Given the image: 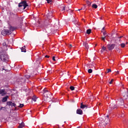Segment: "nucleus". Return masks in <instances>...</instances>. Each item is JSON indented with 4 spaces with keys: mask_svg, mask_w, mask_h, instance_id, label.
Returning a JSON list of instances; mask_svg holds the SVG:
<instances>
[{
    "mask_svg": "<svg viewBox=\"0 0 128 128\" xmlns=\"http://www.w3.org/2000/svg\"><path fill=\"white\" fill-rule=\"evenodd\" d=\"M70 90H74V87L73 86H70Z\"/></svg>",
    "mask_w": 128,
    "mask_h": 128,
    "instance_id": "obj_25",
    "label": "nucleus"
},
{
    "mask_svg": "<svg viewBox=\"0 0 128 128\" xmlns=\"http://www.w3.org/2000/svg\"><path fill=\"white\" fill-rule=\"evenodd\" d=\"M72 47L74 48V46H72Z\"/></svg>",
    "mask_w": 128,
    "mask_h": 128,
    "instance_id": "obj_56",
    "label": "nucleus"
},
{
    "mask_svg": "<svg viewBox=\"0 0 128 128\" xmlns=\"http://www.w3.org/2000/svg\"><path fill=\"white\" fill-rule=\"evenodd\" d=\"M49 94H50V92H48Z\"/></svg>",
    "mask_w": 128,
    "mask_h": 128,
    "instance_id": "obj_54",
    "label": "nucleus"
},
{
    "mask_svg": "<svg viewBox=\"0 0 128 128\" xmlns=\"http://www.w3.org/2000/svg\"><path fill=\"white\" fill-rule=\"evenodd\" d=\"M8 96H6L5 97L3 98L2 100V102H6V100H8Z\"/></svg>",
    "mask_w": 128,
    "mask_h": 128,
    "instance_id": "obj_11",
    "label": "nucleus"
},
{
    "mask_svg": "<svg viewBox=\"0 0 128 128\" xmlns=\"http://www.w3.org/2000/svg\"><path fill=\"white\" fill-rule=\"evenodd\" d=\"M26 78H30V76H26Z\"/></svg>",
    "mask_w": 128,
    "mask_h": 128,
    "instance_id": "obj_39",
    "label": "nucleus"
},
{
    "mask_svg": "<svg viewBox=\"0 0 128 128\" xmlns=\"http://www.w3.org/2000/svg\"><path fill=\"white\" fill-rule=\"evenodd\" d=\"M52 60H54V62H56V60L58 59H56V56H52Z\"/></svg>",
    "mask_w": 128,
    "mask_h": 128,
    "instance_id": "obj_27",
    "label": "nucleus"
},
{
    "mask_svg": "<svg viewBox=\"0 0 128 128\" xmlns=\"http://www.w3.org/2000/svg\"><path fill=\"white\" fill-rule=\"evenodd\" d=\"M32 100H33L34 102H36V96H34L32 98Z\"/></svg>",
    "mask_w": 128,
    "mask_h": 128,
    "instance_id": "obj_20",
    "label": "nucleus"
},
{
    "mask_svg": "<svg viewBox=\"0 0 128 128\" xmlns=\"http://www.w3.org/2000/svg\"><path fill=\"white\" fill-rule=\"evenodd\" d=\"M108 116H109L108 115H107V116H106L107 118H106L105 119V120L104 121V123L103 122H102V124H104V126H106V125L108 124V123H107V122H108V120H109Z\"/></svg>",
    "mask_w": 128,
    "mask_h": 128,
    "instance_id": "obj_7",
    "label": "nucleus"
},
{
    "mask_svg": "<svg viewBox=\"0 0 128 128\" xmlns=\"http://www.w3.org/2000/svg\"><path fill=\"white\" fill-rule=\"evenodd\" d=\"M82 20H84V19H82Z\"/></svg>",
    "mask_w": 128,
    "mask_h": 128,
    "instance_id": "obj_55",
    "label": "nucleus"
},
{
    "mask_svg": "<svg viewBox=\"0 0 128 128\" xmlns=\"http://www.w3.org/2000/svg\"><path fill=\"white\" fill-rule=\"evenodd\" d=\"M86 4H88V6H90V4H92V2H90L88 0L86 1Z\"/></svg>",
    "mask_w": 128,
    "mask_h": 128,
    "instance_id": "obj_26",
    "label": "nucleus"
},
{
    "mask_svg": "<svg viewBox=\"0 0 128 128\" xmlns=\"http://www.w3.org/2000/svg\"><path fill=\"white\" fill-rule=\"evenodd\" d=\"M121 102H124V99L121 98Z\"/></svg>",
    "mask_w": 128,
    "mask_h": 128,
    "instance_id": "obj_45",
    "label": "nucleus"
},
{
    "mask_svg": "<svg viewBox=\"0 0 128 128\" xmlns=\"http://www.w3.org/2000/svg\"><path fill=\"white\" fill-rule=\"evenodd\" d=\"M88 74H92V69H89L88 70Z\"/></svg>",
    "mask_w": 128,
    "mask_h": 128,
    "instance_id": "obj_28",
    "label": "nucleus"
},
{
    "mask_svg": "<svg viewBox=\"0 0 128 128\" xmlns=\"http://www.w3.org/2000/svg\"><path fill=\"white\" fill-rule=\"evenodd\" d=\"M116 50L117 52H120V48H116Z\"/></svg>",
    "mask_w": 128,
    "mask_h": 128,
    "instance_id": "obj_41",
    "label": "nucleus"
},
{
    "mask_svg": "<svg viewBox=\"0 0 128 128\" xmlns=\"http://www.w3.org/2000/svg\"><path fill=\"white\" fill-rule=\"evenodd\" d=\"M21 82H24V80H22V79Z\"/></svg>",
    "mask_w": 128,
    "mask_h": 128,
    "instance_id": "obj_46",
    "label": "nucleus"
},
{
    "mask_svg": "<svg viewBox=\"0 0 128 128\" xmlns=\"http://www.w3.org/2000/svg\"><path fill=\"white\" fill-rule=\"evenodd\" d=\"M22 24H21V26H22Z\"/></svg>",
    "mask_w": 128,
    "mask_h": 128,
    "instance_id": "obj_60",
    "label": "nucleus"
},
{
    "mask_svg": "<svg viewBox=\"0 0 128 128\" xmlns=\"http://www.w3.org/2000/svg\"><path fill=\"white\" fill-rule=\"evenodd\" d=\"M0 110H2L0 109Z\"/></svg>",
    "mask_w": 128,
    "mask_h": 128,
    "instance_id": "obj_59",
    "label": "nucleus"
},
{
    "mask_svg": "<svg viewBox=\"0 0 128 128\" xmlns=\"http://www.w3.org/2000/svg\"><path fill=\"white\" fill-rule=\"evenodd\" d=\"M112 108L110 109V111L109 112V113L110 112V111L112 110Z\"/></svg>",
    "mask_w": 128,
    "mask_h": 128,
    "instance_id": "obj_48",
    "label": "nucleus"
},
{
    "mask_svg": "<svg viewBox=\"0 0 128 128\" xmlns=\"http://www.w3.org/2000/svg\"><path fill=\"white\" fill-rule=\"evenodd\" d=\"M82 10V8H81L80 10Z\"/></svg>",
    "mask_w": 128,
    "mask_h": 128,
    "instance_id": "obj_51",
    "label": "nucleus"
},
{
    "mask_svg": "<svg viewBox=\"0 0 128 128\" xmlns=\"http://www.w3.org/2000/svg\"><path fill=\"white\" fill-rule=\"evenodd\" d=\"M102 40H103V42H106V36L104 37H102Z\"/></svg>",
    "mask_w": 128,
    "mask_h": 128,
    "instance_id": "obj_22",
    "label": "nucleus"
},
{
    "mask_svg": "<svg viewBox=\"0 0 128 128\" xmlns=\"http://www.w3.org/2000/svg\"><path fill=\"white\" fill-rule=\"evenodd\" d=\"M120 46H122V48H124V46H126V44L122 43L120 44Z\"/></svg>",
    "mask_w": 128,
    "mask_h": 128,
    "instance_id": "obj_29",
    "label": "nucleus"
},
{
    "mask_svg": "<svg viewBox=\"0 0 128 128\" xmlns=\"http://www.w3.org/2000/svg\"><path fill=\"white\" fill-rule=\"evenodd\" d=\"M84 8H86V5H84Z\"/></svg>",
    "mask_w": 128,
    "mask_h": 128,
    "instance_id": "obj_57",
    "label": "nucleus"
},
{
    "mask_svg": "<svg viewBox=\"0 0 128 128\" xmlns=\"http://www.w3.org/2000/svg\"><path fill=\"white\" fill-rule=\"evenodd\" d=\"M92 32V30L91 29H88L86 30V34H90Z\"/></svg>",
    "mask_w": 128,
    "mask_h": 128,
    "instance_id": "obj_17",
    "label": "nucleus"
},
{
    "mask_svg": "<svg viewBox=\"0 0 128 128\" xmlns=\"http://www.w3.org/2000/svg\"><path fill=\"white\" fill-rule=\"evenodd\" d=\"M9 29H10V32H14V30H16V28H14V27L12 26H10V28H9Z\"/></svg>",
    "mask_w": 128,
    "mask_h": 128,
    "instance_id": "obj_13",
    "label": "nucleus"
},
{
    "mask_svg": "<svg viewBox=\"0 0 128 128\" xmlns=\"http://www.w3.org/2000/svg\"><path fill=\"white\" fill-rule=\"evenodd\" d=\"M106 50V48L103 46L102 48V50H101L102 52H104V51Z\"/></svg>",
    "mask_w": 128,
    "mask_h": 128,
    "instance_id": "obj_23",
    "label": "nucleus"
},
{
    "mask_svg": "<svg viewBox=\"0 0 128 128\" xmlns=\"http://www.w3.org/2000/svg\"><path fill=\"white\" fill-rule=\"evenodd\" d=\"M43 92H44V94H46V92H48V90H46V88L44 89Z\"/></svg>",
    "mask_w": 128,
    "mask_h": 128,
    "instance_id": "obj_30",
    "label": "nucleus"
},
{
    "mask_svg": "<svg viewBox=\"0 0 128 128\" xmlns=\"http://www.w3.org/2000/svg\"><path fill=\"white\" fill-rule=\"evenodd\" d=\"M92 8H98V5L96 4H93L92 5Z\"/></svg>",
    "mask_w": 128,
    "mask_h": 128,
    "instance_id": "obj_21",
    "label": "nucleus"
},
{
    "mask_svg": "<svg viewBox=\"0 0 128 128\" xmlns=\"http://www.w3.org/2000/svg\"><path fill=\"white\" fill-rule=\"evenodd\" d=\"M46 32L48 34H50V32H52V30H46Z\"/></svg>",
    "mask_w": 128,
    "mask_h": 128,
    "instance_id": "obj_31",
    "label": "nucleus"
},
{
    "mask_svg": "<svg viewBox=\"0 0 128 128\" xmlns=\"http://www.w3.org/2000/svg\"><path fill=\"white\" fill-rule=\"evenodd\" d=\"M76 114H82V110H81L80 109H78L76 110Z\"/></svg>",
    "mask_w": 128,
    "mask_h": 128,
    "instance_id": "obj_10",
    "label": "nucleus"
},
{
    "mask_svg": "<svg viewBox=\"0 0 128 128\" xmlns=\"http://www.w3.org/2000/svg\"><path fill=\"white\" fill-rule=\"evenodd\" d=\"M112 82H114V79H112L111 81L109 82V84H112Z\"/></svg>",
    "mask_w": 128,
    "mask_h": 128,
    "instance_id": "obj_37",
    "label": "nucleus"
},
{
    "mask_svg": "<svg viewBox=\"0 0 128 128\" xmlns=\"http://www.w3.org/2000/svg\"><path fill=\"white\" fill-rule=\"evenodd\" d=\"M8 106H14L16 108V104L14 103H12V102H7Z\"/></svg>",
    "mask_w": 128,
    "mask_h": 128,
    "instance_id": "obj_5",
    "label": "nucleus"
},
{
    "mask_svg": "<svg viewBox=\"0 0 128 128\" xmlns=\"http://www.w3.org/2000/svg\"><path fill=\"white\" fill-rule=\"evenodd\" d=\"M80 108L84 109V108H88V106L87 104H83L82 103H81L80 104Z\"/></svg>",
    "mask_w": 128,
    "mask_h": 128,
    "instance_id": "obj_8",
    "label": "nucleus"
},
{
    "mask_svg": "<svg viewBox=\"0 0 128 128\" xmlns=\"http://www.w3.org/2000/svg\"><path fill=\"white\" fill-rule=\"evenodd\" d=\"M103 34H104V36H108V35H106V32H103Z\"/></svg>",
    "mask_w": 128,
    "mask_h": 128,
    "instance_id": "obj_34",
    "label": "nucleus"
},
{
    "mask_svg": "<svg viewBox=\"0 0 128 128\" xmlns=\"http://www.w3.org/2000/svg\"><path fill=\"white\" fill-rule=\"evenodd\" d=\"M0 110L6 112V107H1Z\"/></svg>",
    "mask_w": 128,
    "mask_h": 128,
    "instance_id": "obj_24",
    "label": "nucleus"
},
{
    "mask_svg": "<svg viewBox=\"0 0 128 128\" xmlns=\"http://www.w3.org/2000/svg\"><path fill=\"white\" fill-rule=\"evenodd\" d=\"M117 74H118V71L117 72Z\"/></svg>",
    "mask_w": 128,
    "mask_h": 128,
    "instance_id": "obj_53",
    "label": "nucleus"
},
{
    "mask_svg": "<svg viewBox=\"0 0 128 128\" xmlns=\"http://www.w3.org/2000/svg\"><path fill=\"white\" fill-rule=\"evenodd\" d=\"M64 75V74H62V76Z\"/></svg>",
    "mask_w": 128,
    "mask_h": 128,
    "instance_id": "obj_58",
    "label": "nucleus"
},
{
    "mask_svg": "<svg viewBox=\"0 0 128 128\" xmlns=\"http://www.w3.org/2000/svg\"><path fill=\"white\" fill-rule=\"evenodd\" d=\"M6 42L3 43V46H6Z\"/></svg>",
    "mask_w": 128,
    "mask_h": 128,
    "instance_id": "obj_47",
    "label": "nucleus"
},
{
    "mask_svg": "<svg viewBox=\"0 0 128 128\" xmlns=\"http://www.w3.org/2000/svg\"><path fill=\"white\" fill-rule=\"evenodd\" d=\"M46 16L48 20H50L52 18V12L48 13Z\"/></svg>",
    "mask_w": 128,
    "mask_h": 128,
    "instance_id": "obj_9",
    "label": "nucleus"
},
{
    "mask_svg": "<svg viewBox=\"0 0 128 128\" xmlns=\"http://www.w3.org/2000/svg\"><path fill=\"white\" fill-rule=\"evenodd\" d=\"M0 94H2L3 96L6 94V92L4 89H0Z\"/></svg>",
    "mask_w": 128,
    "mask_h": 128,
    "instance_id": "obj_6",
    "label": "nucleus"
},
{
    "mask_svg": "<svg viewBox=\"0 0 128 128\" xmlns=\"http://www.w3.org/2000/svg\"><path fill=\"white\" fill-rule=\"evenodd\" d=\"M45 58H50V56H48V55H46V56H45Z\"/></svg>",
    "mask_w": 128,
    "mask_h": 128,
    "instance_id": "obj_44",
    "label": "nucleus"
},
{
    "mask_svg": "<svg viewBox=\"0 0 128 128\" xmlns=\"http://www.w3.org/2000/svg\"><path fill=\"white\" fill-rule=\"evenodd\" d=\"M24 126V124L22 122L21 124H20L19 126H18V128H22Z\"/></svg>",
    "mask_w": 128,
    "mask_h": 128,
    "instance_id": "obj_14",
    "label": "nucleus"
},
{
    "mask_svg": "<svg viewBox=\"0 0 128 128\" xmlns=\"http://www.w3.org/2000/svg\"><path fill=\"white\" fill-rule=\"evenodd\" d=\"M88 66H89V68H92V69L96 68V67H94V66L93 65L88 64Z\"/></svg>",
    "mask_w": 128,
    "mask_h": 128,
    "instance_id": "obj_19",
    "label": "nucleus"
},
{
    "mask_svg": "<svg viewBox=\"0 0 128 128\" xmlns=\"http://www.w3.org/2000/svg\"><path fill=\"white\" fill-rule=\"evenodd\" d=\"M21 50L23 52H26V46L22 47L21 48Z\"/></svg>",
    "mask_w": 128,
    "mask_h": 128,
    "instance_id": "obj_16",
    "label": "nucleus"
},
{
    "mask_svg": "<svg viewBox=\"0 0 128 128\" xmlns=\"http://www.w3.org/2000/svg\"><path fill=\"white\" fill-rule=\"evenodd\" d=\"M83 46H85L86 48V50H88V43L84 42L83 43Z\"/></svg>",
    "mask_w": 128,
    "mask_h": 128,
    "instance_id": "obj_12",
    "label": "nucleus"
},
{
    "mask_svg": "<svg viewBox=\"0 0 128 128\" xmlns=\"http://www.w3.org/2000/svg\"><path fill=\"white\" fill-rule=\"evenodd\" d=\"M116 46V44H108L107 46V48L109 50H114V47Z\"/></svg>",
    "mask_w": 128,
    "mask_h": 128,
    "instance_id": "obj_4",
    "label": "nucleus"
},
{
    "mask_svg": "<svg viewBox=\"0 0 128 128\" xmlns=\"http://www.w3.org/2000/svg\"><path fill=\"white\" fill-rule=\"evenodd\" d=\"M24 106V104H20V106H18V108H22Z\"/></svg>",
    "mask_w": 128,
    "mask_h": 128,
    "instance_id": "obj_35",
    "label": "nucleus"
},
{
    "mask_svg": "<svg viewBox=\"0 0 128 128\" xmlns=\"http://www.w3.org/2000/svg\"><path fill=\"white\" fill-rule=\"evenodd\" d=\"M69 76H70V74H68V73L65 74L64 78H68Z\"/></svg>",
    "mask_w": 128,
    "mask_h": 128,
    "instance_id": "obj_18",
    "label": "nucleus"
},
{
    "mask_svg": "<svg viewBox=\"0 0 128 128\" xmlns=\"http://www.w3.org/2000/svg\"><path fill=\"white\" fill-rule=\"evenodd\" d=\"M2 36H6V34L8 35V34H12V31H10L9 30H3L2 32Z\"/></svg>",
    "mask_w": 128,
    "mask_h": 128,
    "instance_id": "obj_3",
    "label": "nucleus"
},
{
    "mask_svg": "<svg viewBox=\"0 0 128 128\" xmlns=\"http://www.w3.org/2000/svg\"><path fill=\"white\" fill-rule=\"evenodd\" d=\"M122 38V36L119 37V38Z\"/></svg>",
    "mask_w": 128,
    "mask_h": 128,
    "instance_id": "obj_49",
    "label": "nucleus"
},
{
    "mask_svg": "<svg viewBox=\"0 0 128 128\" xmlns=\"http://www.w3.org/2000/svg\"><path fill=\"white\" fill-rule=\"evenodd\" d=\"M100 20H102V17H100Z\"/></svg>",
    "mask_w": 128,
    "mask_h": 128,
    "instance_id": "obj_50",
    "label": "nucleus"
},
{
    "mask_svg": "<svg viewBox=\"0 0 128 128\" xmlns=\"http://www.w3.org/2000/svg\"><path fill=\"white\" fill-rule=\"evenodd\" d=\"M64 10H66V6H62V11L64 12Z\"/></svg>",
    "mask_w": 128,
    "mask_h": 128,
    "instance_id": "obj_33",
    "label": "nucleus"
},
{
    "mask_svg": "<svg viewBox=\"0 0 128 128\" xmlns=\"http://www.w3.org/2000/svg\"><path fill=\"white\" fill-rule=\"evenodd\" d=\"M47 1L48 4H50L52 0H46Z\"/></svg>",
    "mask_w": 128,
    "mask_h": 128,
    "instance_id": "obj_32",
    "label": "nucleus"
},
{
    "mask_svg": "<svg viewBox=\"0 0 128 128\" xmlns=\"http://www.w3.org/2000/svg\"><path fill=\"white\" fill-rule=\"evenodd\" d=\"M102 30H104V27Z\"/></svg>",
    "mask_w": 128,
    "mask_h": 128,
    "instance_id": "obj_52",
    "label": "nucleus"
},
{
    "mask_svg": "<svg viewBox=\"0 0 128 128\" xmlns=\"http://www.w3.org/2000/svg\"><path fill=\"white\" fill-rule=\"evenodd\" d=\"M124 108H128V104H125L124 105Z\"/></svg>",
    "mask_w": 128,
    "mask_h": 128,
    "instance_id": "obj_36",
    "label": "nucleus"
},
{
    "mask_svg": "<svg viewBox=\"0 0 128 128\" xmlns=\"http://www.w3.org/2000/svg\"><path fill=\"white\" fill-rule=\"evenodd\" d=\"M18 6L19 8H22V10H26V6H28V4L26 3V0H24L18 4Z\"/></svg>",
    "mask_w": 128,
    "mask_h": 128,
    "instance_id": "obj_1",
    "label": "nucleus"
},
{
    "mask_svg": "<svg viewBox=\"0 0 128 128\" xmlns=\"http://www.w3.org/2000/svg\"><path fill=\"white\" fill-rule=\"evenodd\" d=\"M123 97L124 98V100H128V94L126 96L125 94H123Z\"/></svg>",
    "mask_w": 128,
    "mask_h": 128,
    "instance_id": "obj_15",
    "label": "nucleus"
},
{
    "mask_svg": "<svg viewBox=\"0 0 128 128\" xmlns=\"http://www.w3.org/2000/svg\"><path fill=\"white\" fill-rule=\"evenodd\" d=\"M69 48H72V44H69Z\"/></svg>",
    "mask_w": 128,
    "mask_h": 128,
    "instance_id": "obj_42",
    "label": "nucleus"
},
{
    "mask_svg": "<svg viewBox=\"0 0 128 128\" xmlns=\"http://www.w3.org/2000/svg\"><path fill=\"white\" fill-rule=\"evenodd\" d=\"M44 96H45L46 98H48V95H46V94H44Z\"/></svg>",
    "mask_w": 128,
    "mask_h": 128,
    "instance_id": "obj_43",
    "label": "nucleus"
},
{
    "mask_svg": "<svg viewBox=\"0 0 128 128\" xmlns=\"http://www.w3.org/2000/svg\"><path fill=\"white\" fill-rule=\"evenodd\" d=\"M0 58L2 62H6L8 60V56L6 54H3L0 56Z\"/></svg>",
    "mask_w": 128,
    "mask_h": 128,
    "instance_id": "obj_2",
    "label": "nucleus"
},
{
    "mask_svg": "<svg viewBox=\"0 0 128 128\" xmlns=\"http://www.w3.org/2000/svg\"><path fill=\"white\" fill-rule=\"evenodd\" d=\"M110 72H112V70L110 69H108L107 73Z\"/></svg>",
    "mask_w": 128,
    "mask_h": 128,
    "instance_id": "obj_40",
    "label": "nucleus"
},
{
    "mask_svg": "<svg viewBox=\"0 0 128 128\" xmlns=\"http://www.w3.org/2000/svg\"><path fill=\"white\" fill-rule=\"evenodd\" d=\"M118 108V106H116V105H114V106H113V108H114H114Z\"/></svg>",
    "mask_w": 128,
    "mask_h": 128,
    "instance_id": "obj_38",
    "label": "nucleus"
}]
</instances>
